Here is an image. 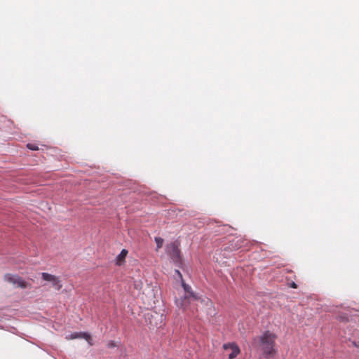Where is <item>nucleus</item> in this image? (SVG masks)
Listing matches in <instances>:
<instances>
[{
  "instance_id": "f257e3e1",
  "label": "nucleus",
  "mask_w": 359,
  "mask_h": 359,
  "mask_svg": "<svg viewBox=\"0 0 359 359\" xmlns=\"http://www.w3.org/2000/svg\"><path fill=\"white\" fill-rule=\"evenodd\" d=\"M276 339V334L267 330L262 335L253 339L252 346L260 348L265 357L273 356L277 352L275 348Z\"/></svg>"
},
{
  "instance_id": "f03ea898",
  "label": "nucleus",
  "mask_w": 359,
  "mask_h": 359,
  "mask_svg": "<svg viewBox=\"0 0 359 359\" xmlns=\"http://www.w3.org/2000/svg\"><path fill=\"white\" fill-rule=\"evenodd\" d=\"M62 283L59 277L46 273V292L55 293L61 290Z\"/></svg>"
},
{
  "instance_id": "7ed1b4c3",
  "label": "nucleus",
  "mask_w": 359,
  "mask_h": 359,
  "mask_svg": "<svg viewBox=\"0 0 359 359\" xmlns=\"http://www.w3.org/2000/svg\"><path fill=\"white\" fill-rule=\"evenodd\" d=\"M167 252L175 262H180V250L175 243H171L167 246Z\"/></svg>"
},
{
  "instance_id": "20e7f679",
  "label": "nucleus",
  "mask_w": 359,
  "mask_h": 359,
  "mask_svg": "<svg viewBox=\"0 0 359 359\" xmlns=\"http://www.w3.org/2000/svg\"><path fill=\"white\" fill-rule=\"evenodd\" d=\"M5 280L18 287L25 288L27 287V283L18 276L7 274L5 276Z\"/></svg>"
},
{
  "instance_id": "39448f33",
  "label": "nucleus",
  "mask_w": 359,
  "mask_h": 359,
  "mask_svg": "<svg viewBox=\"0 0 359 359\" xmlns=\"http://www.w3.org/2000/svg\"><path fill=\"white\" fill-rule=\"evenodd\" d=\"M176 273H177L179 277L181 278L182 286L183 287L185 292L187 293V295L190 296L191 297V299H193V301H199V300H201V297H198L196 293H194L192 291L191 287L185 283V282L184 281V280L182 278V275L180 272V271L176 270Z\"/></svg>"
},
{
  "instance_id": "423d86ee",
  "label": "nucleus",
  "mask_w": 359,
  "mask_h": 359,
  "mask_svg": "<svg viewBox=\"0 0 359 359\" xmlns=\"http://www.w3.org/2000/svg\"><path fill=\"white\" fill-rule=\"evenodd\" d=\"M224 350H231V353L229 354V359H234L239 353L240 348L235 343H228L223 345Z\"/></svg>"
},
{
  "instance_id": "0eeeda50",
  "label": "nucleus",
  "mask_w": 359,
  "mask_h": 359,
  "mask_svg": "<svg viewBox=\"0 0 359 359\" xmlns=\"http://www.w3.org/2000/svg\"><path fill=\"white\" fill-rule=\"evenodd\" d=\"M191 300H193L190 296L185 295L183 298L176 300V304L178 307L182 308L183 310H187L189 308Z\"/></svg>"
},
{
  "instance_id": "6e6552de",
  "label": "nucleus",
  "mask_w": 359,
  "mask_h": 359,
  "mask_svg": "<svg viewBox=\"0 0 359 359\" xmlns=\"http://www.w3.org/2000/svg\"><path fill=\"white\" fill-rule=\"evenodd\" d=\"M67 338L69 339H74L76 338H83L88 341V343L90 346L93 345V343L91 342L92 338H91L90 335L86 332H74V333L71 334L69 337H67Z\"/></svg>"
},
{
  "instance_id": "1a4fd4ad",
  "label": "nucleus",
  "mask_w": 359,
  "mask_h": 359,
  "mask_svg": "<svg viewBox=\"0 0 359 359\" xmlns=\"http://www.w3.org/2000/svg\"><path fill=\"white\" fill-rule=\"evenodd\" d=\"M244 241L241 237H236L231 241L232 249L236 250L241 248L243 245Z\"/></svg>"
},
{
  "instance_id": "9d476101",
  "label": "nucleus",
  "mask_w": 359,
  "mask_h": 359,
  "mask_svg": "<svg viewBox=\"0 0 359 359\" xmlns=\"http://www.w3.org/2000/svg\"><path fill=\"white\" fill-rule=\"evenodd\" d=\"M128 250L123 249L120 254L116 257V264L118 266L122 265L125 262L126 257L128 255Z\"/></svg>"
},
{
  "instance_id": "9b49d317",
  "label": "nucleus",
  "mask_w": 359,
  "mask_h": 359,
  "mask_svg": "<svg viewBox=\"0 0 359 359\" xmlns=\"http://www.w3.org/2000/svg\"><path fill=\"white\" fill-rule=\"evenodd\" d=\"M155 241H156V243L157 250H158L159 248H162L163 244V238H161L160 237H156L155 238Z\"/></svg>"
},
{
  "instance_id": "f8f14e48",
  "label": "nucleus",
  "mask_w": 359,
  "mask_h": 359,
  "mask_svg": "<svg viewBox=\"0 0 359 359\" xmlns=\"http://www.w3.org/2000/svg\"><path fill=\"white\" fill-rule=\"evenodd\" d=\"M107 346L109 348H112L116 346V344L114 341H109L107 342Z\"/></svg>"
},
{
  "instance_id": "ddd939ff",
  "label": "nucleus",
  "mask_w": 359,
  "mask_h": 359,
  "mask_svg": "<svg viewBox=\"0 0 359 359\" xmlns=\"http://www.w3.org/2000/svg\"><path fill=\"white\" fill-rule=\"evenodd\" d=\"M27 147L32 150H36L37 147L32 144H28Z\"/></svg>"
},
{
  "instance_id": "4468645a",
  "label": "nucleus",
  "mask_w": 359,
  "mask_h": 359,
  "mask_svg": "<svg viewBox=\"0 0 359 359\" xmlns=\"http://www.w3.org/2000/svg\"><path fill=\"white\" fill-rule=\"evenodd\" d=\"M290 287L292 288H297V285L295 283H292Z\"/></svg>"
},
{
  "instance_id": "2eb2a0df",
  "label": "nucleus",
  "mask_w": 359,
  "mask_h": 359,
  "mask_svg": "<svg viewBox=\"0 0 359 359\" xmlns=\"http://www.w3.org/2000/svg\"><path fill=\"white\" fill-rule=\"evenodd\" d=\"M41 276H42L43 279H44V280H45V273H41Z\"/></svg>"
}]
</instances>
